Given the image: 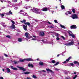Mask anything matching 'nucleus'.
<instances>
[{
	"mask_svg": "<svg viewBox=\"0 0 79 79\" xmlns=\"http://www.w3.org/2000/svg\"><path fill=\"white\" fill-rule=\"evenodd\" d=\"M17 68H19V70H23V71H26V69L24 68L21 67H19V66H17Z\"/></svg>",
	"mask_w": 79,
	"mask_h": 79,
	"instance_id": "obj_4",
	"label": "nucleus"
},
{
	"mask_svg": "<svg viewBox=\"0 0 79 79\" xmlns=\"http://www.w3.org/2000/svg\"><path fill=\"white\" fill-rule=\"evenodd\" d=\"M73 45L74 42H69L68 43L64 44V45H66V46H71V45Z\"/></svg>",
	"mask_w": 79,
	"mask_h": 79,
	"instance_id": "obj_3",
	"label": "nucleus"
},
{
	"mask_svg": "<svg viewBox=\"0 0 79 79\" xmlns=\"http://www.w3.org/2000/svg\"><path fill=\"white\" fill-rule=\"evenodd\" d=\"M61 8L62 10H64L65 9V7H64V6L63 5H61Z\"/></svg>",
	"mask_w": 79,
	"mask_h": 79,
	"instance_id": "obj_23",
	"label": "nucleus"
},
{
	"mask_svg": "<svg viewBox=\"0 0 79 79\" xmlns=\"http://www.w3.org/2000/svg\"><path fill=\"white\" fill-rule=\"evenodd\" d=\"M68 14H69V15H71V14H72V12L70 11H68Z\"/></svg>",
	"mask_w": 79,
	"mask_h": 79,
	"instance_id": "obj_30",
	"label": "nucleus"
},
{
	"mask_svg": "<svg viewBox=\"0 0 79 79\" xmlns=\"http://www.w3.org/2000/svg\"><path fill=\"white\" fill-rule=\"evenodd\" d=\"M48 24H52L50 22H48Z\"/></svg>",
	"mask_w": 79,
	"mask_h": 79,
	"instance_id": "obj_49",
	"label": "nucleus"
},
{
	"mask_svg": "<svg viewBox=\"0 0 79 79\" xmlns=\"http://www.w3.org/2000/svg\"><path fill=\"white\" fill-rule=\"evenodd\" d=\"M24 24H25V25H27V26H30L31 25V23H29V22H26V23H24Z\"/></svg>",
	"mask_w": 79,
	"mask_h": 79,
	"instance_id": "obj_15",
	"label": "nucleus"
},
{
	"mask_svg": "<svg viewBox=\"0 0 79 79\" xmlns=\"http://www.w3.org/2000/svg\"><path fill=\"white\" fill-rule=\"evenodd\" d=\"M17 1H18V0H13L12 1V2L15 3L16 2H17Z\"/></svg>",
	"mask_w": 79,
	"mask_h": 79,
	"instance_id": "obj_36",
	"label": "nucleus"
},
{
	"mask_svg": "<svg viewBox=\"0 0 79 79\" xmlns=\"http://www.w3.org/2000/svg\"><path fill=\"white\" fill-rule=\"evenodd\" d=\"M65 79H71V78L69 77V78L66 77Z\"/></svg>",
	"mask_w": 79,
	"mask_h": 79,
	"instance_id": "obj_53",
	"label": "nucleus"
},
{
	"mask_svg": "<svg viewBox=\"0 0 79 79\" xmlns=\"http://www.w3.org/2000/svg\"><path fill=\"white\" fill-rule=\"evenodd\" d=\"M72 12H73V13H76V11H75V9H72Z\"/></svg>",
	"mask_w": 79,
	"mask_h": 79,
	"instance_id": "obj_25",
	"label": "nucleus"
},
{
	"mask_svg": "<svg viewBox=\"0 0 79 79\" xmlns=\"http://www.w3.org/2000/svg\"><path fill=\"white\" fill-rule=\"evenodd\" d=\"M10 68L12 69H13L14 71H16L18 70V68H14L13 66H11Z\"/></svg>",
	"mask_w": 79,
	"mask_h": 79,
	"instance_id": "obj_10",
	"label": "nucleus"
},
{
	"mask_svg": "<svg viewBox=\"0 0 79 79\" xmlns=\"http://www.w3.org/2000/svg\"><path fill=\"white\" fill-rule=\"evenodd\" d=\"M6 37L7 38H9V39H11V36L9 35H7L6 36Z\"/></svg>",
	"mask_w": 79,
	"mask_h": 79,
	"instance_id": "obj_32",
	"label": "nucleus"
},
{
	"mask_svg": "<svg viewBox=\"0 0 79 79\" xmlns=\"http://www.w3.org/2000/svg\"><path fill=\"white\" fill-rule=\"evenodd\" d=\"M9 13L10 14H13V13L12 12H11V10L9 11Z\"/></svg>",
	"mask_w": 79,
	"mask_h": 79,
	"instance_id": "obj_42",
	"label": "nucleus"
},
{
	"mask_svg": "<svg viewBox=\"0 0 79 79\" xmlns=\"http://www.w3.org/2000/svg\"><path fill=\"white\" fill-rule=\"evenodd\" d=\"M23 40V39L21 38H19L18 39V42H22V41Z\"/></svg>",
	"mask_w": 79,
	"mask_h": 79,
	"instance_id": "obj_20",
	"label": "nucleus"
},
{
	"mask_svg": "<svg viewBox=\"0 0 79 79\" xmlns=\"http://www.w3.org/2000/svg\"><path fill=\"white\" fill-rule=\"evenodd\" d=\"M46 70H47V71L51 72V73H52L53 72V71H52V70H50L49 69H46Z\"/></svg>",
	"mask_w": 79,
	"mask_h": 79,
	"instance_id": "obj_21",
	"label": "nucleus"
},
{
	"mask_svg": "<svg viewBox=\"0 0 79 79\" xmlns=\"http://www.w3.org/2000/svg\"><path fill=\"white\" fill-rule=\"evenodd\" d=\"M0 2H2V3H3V1L1 0L0 1Z\"/></svg>",
	"mask_w": 79,
	"mask_h": 79,
	"instance_id": "obj_56",
	"label": "nucleus"
},
{
	"mask_svg": "<svg viewBox=\"0 0 79 79\" xmlns=\"http://www.w3.org/2000/svg\"><path fill=\"white\" fill-rule=\"evenodd\" d=\"M11 21L13 23L12 24H15V21H14L13 20H11Z\"/></svg>",
	"mask_w": 79,
	"mask_h": 79,
	"instance_id": "obj_33",
	"label": "nucleus"
},
{
	"mask_svg": "<svg viewBox=\"0 0 79 79\" xmlns=\"http://www.w3.org/2000/svg\"><path fill=\"white\" fill-rule=\"evenodd\" d=\"M56 39L57 40H60V38H59V37H57L56 38Z\"/></svg>",
	"mask_w": 79,
	"mask_h": 79,
	"instance_id": "obj_45",
	"label": "nucleus"
},
{
	"mask_svg": "<svg viewBox=\"0 0 79 79\" xmlns=\"http://www.w3.org/2000/svg\"><path fill=\"white\" fill-rule=\"evenodd\" d=\"M56 37H58L59 36V34L56 33Z\"/></svg>",
	"mask_w": 79,
	"mask_h": 79,
	"instance_id": "obj_44",
	"label": "nucleus"
},
{
	"mask_svg": "<svg viewBox=\"0 0 79 79\" xmlns=\"http://www.w3.org/2000/svg\"><path fill=\"white\" fill-rule=\"evenodd\" d=\"M54 22H55V23H58L56 20H55Z\"/></svg>",
	"mask_w": 79,
	"mask_h": 79,
	"instance_id": "obj_41",
	"label": "nucleus"
},
{
	"mask_svg": "<svg viewBox=\"0 0 79 79\" xmlns=\"http://www.w3.org/2000/svg\"><path fill=\"white\" fill-rule=\"evenodd\" d=\"M5 16V15L3 14H1V16H2V18L3 17V16Z\"/></svg>",
	"mask_w": 79,
	"mask_h": 79,
	"instance_id": "obj_47",
	"label": "nucleus"
},
{
	"mask_svg": "<svg viewBox=\"0 0 79 79\" xmlns=\"http://www.w3.org/2000/svg\"><path fill=\"white\" fill-rule=\"evenodd\" d=\"M41 41H42V42H44V40H41Z\"/></svg>",
	"mask_w": 79,
	"mask_h": 79,
	"instance_id": "obj_60",
	"label": "nucleus"
},
{
	"mask_svg": "<svg viewBox=\"0 0 79 79\" xmlns=\"http://www.w3.org/2000/svg\"><path fill=\"white\" fill-rule=\"evenodd\" d=\"M70 64L72 66H74V64L73 63H70Z\"/></svg>",
	"mask_w": 79,
	"mask_h": 79,
	"instance_id": "obj_38",
	"label": "nucleus"
},
{
	"mask_svg": "<svg viewBox=\"0 0 79 79\" xmlns=\"http://www.w3.org/2000/svg\"><path fill=\"white\" fill-rule=\"evenodd\" d=\"M60 26L62 27V28H63V29H66V27H64V25H60Z\"/></svg>",
	"mask_w": 79,
	"mask_h": 79,
	"instance_id": "obj_24",
	"label": "nucleus"
},
{
	"mask_svg": "<svg viewBox=\"0 0 79 79\" xmlns=\"http://www.w3.org/2000/svg\"><path fill=\"white\" fill-rule=\"evenodd\" d=\"M49 27H50V28H52L53 29L54 28V27H52V26H48Z\"/></svg>",
	"mask_w": 79,
	"mask_h": 79,
	"instance_id": "obj_39",
	"label": "nucleus"
},
{
	"mask_svg": "<svg viewBox=\"0 0 79 79\" xmlns=\"http://www.w3.org/2000/svg\"><path fill=\"white\" fill-rule=\"evenodd\" d=\"M31 40H36V39L35 38H32L31 39Z\"/></svg>",
	"mask_w": 79,
	"mask_h": 79,
	"instance_id": "obj_46",
	"label": "nucleus"
},
{
	"mask_svg": "<svg viewBox=\"0 0 79 79\" xmlns=\"http://www.w3.org/2000/svg\"><path fill=\"white\" fill-rule=\"evenodd\" d=\"M33 37H34L35 38L36 37V36H34V35L33 36Z\"/></svg>",
	"mask_w": 79,
	"mask_h": 79,
	"instance_id": "obj_61",
	"label": "nucleus"
},
{
	"mask_svg": "<svg viewBox=\"0 0 79 79\" xmlns=\"http://www.w3.org/2000/svg\"><path fill=\"white\" fill-rule=\"evenodd\" d=\"M0 79H4L2 77H0Z\"/></svg>",
	"mask_w": 79,
	"mask_h": 79,
	"instance_id": "obj_52",
	"label": "nucleus"
},
{
	"mask_svg": "<svg viewBox=\"0 0 79 79\" xmlns=\"http://www.w3.org/2000/svg\"><path fill=\"white\" fill-rule=\"evenodd\" d=\"M32 77L34 78V79H37V77H36L35 75H33Z\"/></svg>",
	"mask_w": 79,
	"mask_h": 79,
	"instance_id": "obj_31",
	"label": "nucleus"
},
{
	"mask_svg": "<svg viewBox=\"0 0 79 79\" xmlns=\"http://www.w3.org/2000/svg\"><path fill=\"white\" fill-rule=\"evenodd\" d=\"M70 28L71 29H76L77 28V26L75 25H73L71 26Z\"/></svg>",
	"mask_w": 79,
	"mask_h": 79,
	"instance_id": "obj_6",
	"label": "nucleus"
},
{
	"mask_svg": "<svg viewBox=\"0 0 79 79\" xmlns=\"http://www.w3.org/2000/svg\"><path fill=\"white\" fill-rule=\"evenodd\" d=\"M11 29H15V25L14 24H12L11 27H10Z\"/></svg>",
	"mask_w": 79,
	"mask_h": 79,
	"instance_id": "obj_14",
	"label": "nucleus"
},
{
	"mask_svg": "<svg viewBox=\"0 0 79 79\" xmlns=\"http://www.w3.org/2000/svg\"><path fill=\"white\" fill-rule=\"evenodd\" d=\"M27 79H31L30 78H29L28 77H27Z\"/></svg>",
	"mask_w": 79,
	"mask_h": 79,
	"instance_id": "obj_58",
	"label": "nucleus"
},
{
	"mask_svg": "<svg viewBox=\"0 0 79 79\" xmlns=\"http://www.w3.org/2000/svg\"><path fill=\"white\" fill-rule=\"evenodd\" d=\"M27 25H23V27L25 31H27Z\"/></svg>",
	"mask_w": 79,
	"mask_h": 79,
	"instance_id": "obj_8",
	"label": "nucleus"
},
{
	"mask_svg": "<svg viewBox=\"0 0 79 79\" xmlns=\"http://www.w3.org/2000/svg\"><path fill=\"white\" fill-rule=\"evenodd\" d=\"M42 72H44V73H45V72H46V71L44 70H42Z\"/></svg>",
	"mask_w": 79,
	"mask_h": 79,
	"instance_id": "obj_55",
	"label": "nucleus"
},
{
	"mask_svg": "<svg viewBox=\"0 0 79 79\" xmlns=\"http://www.w3.org/2000/svg\"><path fill=\"white\" fill-rule=\"evenodd\" d=\"M61 38H62L63 40H65V38H64V37L63 36H61Z\"/></svg>",
	"mask_w": 79,
	"mask_h": 79,
	"instance_id": "obj_35",
	"label": "nucleus"
},
{
	"mask_svg": "<svg viewBox=\"0 0 79 79\" xmlns=\"http://www.w3.org/2000/svg\"><path fill=\"white\" fill-rule=\"evenodd\" d=\"M23 22L24 24V23H26V20L23 19Z\"/></svg>",
	"mask_w": 79,
	"mask_h": 79,
	"instance_id": "obj_43",
	"label": "nucleus"
},
{
	"mask_svg": "<svg viewBox=\"0 0 79 79\" xmlns=\"http://www.w3.org/2000/svg\"><path fill=\"white\" fill-rule=\"evenodd\" d=\"M39 64L40 65V66H43L44 65V63L41 61H40L39 62Z\"/></svg>",
	"mask_w": 79,
	"mask_h": 79,
	"instance_id": "obj_18",
	"label": "nucleus"
},
{
	"mask_svg": "<svg viewBox=\"0 0 79 79\" xmlns=\"http://www.w3.org/2000/svg\"><path fill=\"white\" fill-rule=\"evenodd\" d=\"M24 12V11H23L22 10H20V12L21 13V12Z\"/></svg>",
	"mask_w": 79,
	"mask_h": 79,
	"instance_id": "obj_50",
	"label": "nucleus"
},
{
	"mask_svg": "<svg viewBox=\"0 0 79 79\" xmlns=\"http://www.w3.org/2000/svg\"><path fill=\"white\" fill-rule=\"evenodd\" d=\"M9 13H6V15H9Z\"/></svg>",
	"mask_w": 79,
	"mask_h": 79,
	"instance_id": "obj_54",
	"label": "nucleus"
},
{
	"mask_svg": "<svg viewBox=\"0 0 79 79\" xmlns=\"http://www.w3.org/2000/svg\"><path fill=\"white\" fill-rule=\"evenodd\" d=\"M63 63H64V64H65V63H66V61H65L63 62Z\"/></svg>",
	"mask_w": 79,
	"mask_h": 79,
	"instance_id": "obj_51",
	"label": "nucleus"
},
{
	"mask_svg": "<svg viewBox=\"0 0 79 79\" xmlns=\"http://www.w3.org/2000/svg\"><path fill=\"white\" fill-rule=\"evenodd\" d=\"M19 63V61H14V64H17L18 63Z\"/></svg>",
	"mask_w": 79,
	"mask_h": 79,
	"instance_id": "obj_22",
	"label": "nucleus"
},
{
	"mask_svg": "<svg viewBox=\"0 0 79 79\" xmlns=\"http://www.w3.org/2000/svg\"><path fill=\"white\" fill-rule=\"evenodd\" d=\"M2 60H4V57L3 56H2L1 57Z\"/></svg>",
	"mask_w": 79,
	"mask_h": 79,
	"instance_id": "obj_48",
	"label": "nucleus"
},
{
	"mask_svg": "<svg viewBox=\"0 0 79 79\" xmlns=\"http://www.w3.org/2000/svg\"><path fill=\"white\" fill-rule=\"evenodd\" d=\"M40 36H44L45 35V33L44 32L41 31L40 32Z\"/></svg>",
	"mask_w": 79,
	"mask_h": 79,
	"instance_id": "obj_7",
	"label": "nucleus"
},
{
	"mask_svg": "<svg viewBox=\"0 0 79 79\" xmlns=\"http://www.w3.org/2000/svg\"><path fill=\"white\" fill-rule=\"evenodd\" d=\"M42 11H48V8L46 7L43 8L42 9Z\"/></svg>",
	"mask_w": 79,
	"mask_h": 79,
	"instance_id": "obj_13",
	"label": "nucleus"
},
{
	"mask_svg": "<svg viewBox=\"0 0 79 79\" xmlns=\"http://www.w3.org/2000/svg\"><path fill=\"white\" fill-rule=\"evenodd\" d=\"M58 64H59V62L58 61L56 64L54 65L53 66H55L58 65Z\"/></svg>",
	"mask_w": 79,
	"mask_h": 79,
	"instance_id": "obj_28",
	"label": "nucleus"
},
{
	"mask_svg": "<svg viewBox=\"0 0 79 79\" xmlns=\"http://www.w3.org/2000/svg\"><path fill=\"white\" fill-rule=\"evenodd\" d=\"M4 56H6V57H8V55L6 54H4Z\"/></svg>",
	"mask_w": 79,
	"mask_h": 79,
	"instance_id": "obj_40",
	"label": "nucleus"
},
{
	"mask_svg": "<svg viewBox=\"0 0 79 79\" xmlns=\"http://www.w3.org/2000/svg\"><path fill=\"white\" fill-rule=\"evenodd\" d=\"M68 33L69 34V35L71 36V37H72L73 39L75 38V36L74 35V34H73V32L72 31H71L69 30L68 31Z\"/></svg>",
	"mask_w": 79,
	"mask_h": 79,
	"instance_id": "obj_1",
	"label": "nucleus"
},
{
	"mask_svg": "<svg viewBox=\"0 0 79 79\" xmlns=\"http://www.w3.org/2000/svg\"><path fill=\"white\" fill-rule=\"evenodd\" d=\"M72 57L71 56H70L69 57V58L66 60V61H67V62H68L69 60H70V59H71V58Z\"/></svg>",
	"mask_w": 79,
	"mask_h": 79,
	"instance_id": "obj_19",
	"label": "nucleus"
},
{
	"mask_svg": "<svg viewBox=\"0 0 79 79\" xmlns=\"http://www.w3.org/2000/svg\"><path fill=\"white\" fill-rule=\"evenodd\" d=\"M77 75H76L75 76V77H73V79H76V77H77Z\"/></svg>",
	"mask_w": 79,
	"mask_h": 79,
	"instance_id": "obj_34",
	"label": "nucleus"
},
{
	"mask_svg": "<svg viewBox=\"0 0 79 79\" xmlns=\"http://www.w3.org/2000/svg\"><path fill=\"white\" fill-rule=\"evenodd\" d=\"M57 56V57L59 56H60V54H58Z\"/></svg>",
	"mask_w": 79,
	"mask_h": 79,
	"instance_id": "obj_64",
	"label": "nucleus"
},
{
	"mask_svg": "<svg viewBox=\"0 0 79 79\" xmlns=\"http://www.w3.org/2000/svg\"><path fill=\"white\" fill-rule=\"evenodd\" d=\"M74 74H76V72H75L73 73Z\"/></svg>",
	"mask_w": 79,
	"mask_h": 79,
	"instance_id": "obj_62",
	"label": "nucleus"
},
{
	"mask_svg": "<svg viewBox=\"0 0 79 79\" xmlns=\"http://www.w3.org/2000/svg\"><path fill=\"white\" fill-rule=\"evenodd\" d=\"M25 60L26 61H34V60L32 59L31 58H28L27 59H25Z\"/></svg>",
	"mask_w": 79,
	"mask_h": 79,
	"instance_id": "obj_12",
	"label": "nucleus"
},
{
	"mask_svg": "<svg viewBox=\"0 0 79 79\" xmlns=\"http://www.w3.org/2000/svg\"><path fill=\"white\" fill-rule=\"evenodd\" d=\"M33 10H34L35 13H36L37 14H38L39 13H40V12L39 11V9H37L35 8H33Z\"/></svg>",
	"mask_w": 79,
	"mask_h": 79,
	"instance_id": "obj_5",
	"label": "nucleus"
},
{
	"mask_svg": "<svg viewBox=\"0 0 79 79\" xmlns=\"http://www.w3.org/2000/svg\"><path fill=\"white\" fill-rule=\"evenodd\" d=\"M55 70L56 71H60V69H57L56 68H55Z\"/></svg>",
	"mask_w": 79,
	"mask_h": 79,
	"instance_id": "obj_37",
	"label": "nucleus"
},
{
	"mask_svg": "<svg viewBox=\"0 0 79 79\" xmlns=\"http://www.w3.org/2000/svg\"><path fill=\"white\" fill-rule=\"evenodd\" d=\"M29 38H30H30H33V37H32V36H30V37Z\"/></svg>",
	"mask_w": 79,
	"mask_h": 79,
	"instance_id": "obj_63",
	"label": "nucleus"
},
{
	"mask_svg": "<svg viewBox=\"0 0 79 79\" xmlns=\"http://www.w3.org/2000/svg\"><path fill=\"white\" fill-rule=\"evenodd\" d=\"M31 73L30 72H25L24 73V74H30Z\"/></svg>",
	"mask_w": 79,
	"mask_h": 79,
	"instance_id": "obj_27",
	"label": "nucleus"
},
{
	"mask_svg": "<svg viewBox=\"0 0 79 79\" xmlns=\"http://www.w3.org/2000/svg\"><path fill=\"white\" fill-rule=\"evenodd\" d=\"M29 34L27 32H26L25 33V35L26 38L29 39H30V38L29 37Z\"/></svg>",
	"mask_w": 79,
	"mask_h": 79,
	"instance_id": "obj_9",
	"label": "nucleus"
},
{
	"mask_svg": "<svg viewBox=\"0 0 79 79\" xmlns=\"http://www.w3.org/2000/svg\"><path fill=\"white\" fill-rule=\"evenodd\" d=\"M20 22H21V23H24V22H23V21H20Z\"/></svg>",
	"mask_w": 79,
	"mask_h": 79,
	"instance_id": "obj_59",
	"label": "nucleus"
},
{
	"mask_svg": "<svg viewBox=\"0 0 79 79\" xmlns=\"http://www.w3.org/2000/svg\"><path fill=\"white\" fill-rule=\"evenodd\" d=\"M55 61H55V60H52L51 63H53V64H55Z\"/></svg>",
	"mask_w": 79,
	"mask_h": 79,
	"instance_id": "obj_29",
	"label": "nucleus"
},
{
	"mask_svg": "<svg viewBox=\"0 0 79 79\" xmlns=\"http://www.w3.org/2000/svg\"><path fill=\"white\" fill-rule=\"evenodd\" d=\"M6 70H7V73H9L11 71L10 69L8 68H6Z\"/></svg>",
	"mask_w": 79,
	"mask_h": 79,
	"instance_id": "obj_16",
	"label": "nucleus"
},
{
	"mask_svg": "<svg viewBox=\"0 0 79 79\" xmlns=\"http://www.w3.org/2000/svg\"><path fill=\"white\" fill-rule=\"evenodd\" d=\"M73 63H74V64H77L78 65V66H79V62L77 61H75Z\"/></svg>",
	"mask_w": 79,
	"mask_h": 79,
	"instance_id": "obj_17",
	"label": "nucleus"
},
{
	"mask_svg": "<svg viewBox=\"0 0 79 79\" xmlns=\"http://www.w3.org/2000/svg\"><path fill=\"white\" fill-rule=\"evenodd\" d=\"M24 60H26L23 59V60H20L19 62H21V63H23L24 61Z\"/></svg>",
	"mask_w": 79,
	"mask_h": 79,
	"instance_id": "obj_26",
	"label": "nucleus"
},
{
	"mask_svg": "<svg viewBox=\"0 0 79 79\" xmlns=\"http://www.w3.org/2000/svg\"><path fill=\"white\" fill-rule=\"evenodd\" d=\"M65 14L66 15H68V14L67 12L65 13Z\"/></svg>",
	"mask_w": 79,
	"mask_h": 79,
	"instance_id": "obj_57",
	"label": "nucleus"
},
{
	"mask_svg": "<svg viewBox=\"0 0 79 79\" xmlns=\"http://www.w3.org/2000/svg\"><path fill=\"white\" fill-rule=\"evenodd\" d=\"M29 67V68L31 67V68H34V65H33V64H28L27 65Z\"/></svg>",
	"mask_w": 79,
	"mask_h": 79,
	"instance_id": "obj_11",
	"label": "nucleus"
},
{
	"mask_svg": "<svg viewBox=\"0 0 79 79\" xmlns=\"http://www.w3.org/2000/svg\"><path fill=\"white\" fill-rule=\"evenodd\" d=\"M71 18L72 19H77L78 18V17H77V15L76 14H73L71 16Z\"/></svg>",
	"mask_w": 79,
	"mask_h": 79,
	"instance_id": "obj_2",
	"label": "nucleus"
}]
</instances>
